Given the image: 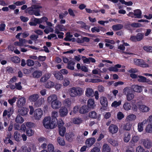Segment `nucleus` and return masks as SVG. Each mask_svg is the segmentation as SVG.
I'll return each instance as SVG.
<instances>
[{"mask_svg":"<svg viewBox=\"0 0 152 152\" xmlns=\"http://www.w3.org/2000/svg\"><path fill=\"white\" fill-rule=\"evenodd\" d=\"M76 97L80 96L83 94L84 90L83 89L78 87H75Z\"/></svg>","mask_w":152,"mask_h":152,"instance_id":"nucleus-23","label":"nucleus"},{"mask_svg":"<svg viewBox=\"0 0 152 152\" xmlns=\"http://www.w3.org/2000/svg\"><path fill=\"white\" fill-rule=\"evenodd\" d=\"M134 61L135 65L142 67H146L148 66V65L145 64L142 59L135 58L134 59Z\"/></svg>","mask_w":152,"mask_h":152,"instance_id":"nucleus-8","label":"nucleus"},{"mask_svg":"<svg viewBox=\"0 0 152 152\" xmlns=\"http://www.w3.org/2000/svg\"><path fill=\"white\" fill-rule=\"evenodd\" d=\"M75 135L73 133H68L66 134L65 137L67 140L71 142L74 138Z\"/></svg>","mask_w":152,"mask_h":152,"instance_id":"nucleus-25","label":"nucleus"},{"mask_svg":"<svg viewBox=\"0 0 152 152\" xmlns=\"http://www.w3.org/2000/svg\"><path fill=\"white\" fill-rule=\"evenodd\" d=\"M53 75L58 80H62L63 78V76L61 73L58 72L56 71L53 73Z\"/></svg>","mask_w":152,"mask_h":152,"instance_id":"nucleus-32","label":"nucleus"},{"mask_svg":"<svg viewBox=\"0 0 152 152\" xmlns=\"http://www.w3.org/2000/svg\"><path fill=\"white\" fill-rule=\"evenodd\" d=\"M123 107L125 110L128 111L131 109L132 107L130 103L126 102L123 104Z\"/></svg>","mask_w":152,"mask_h":152,"instance_id":"nucleus-30","label":"nucleus"},{"mask_svg":"<svg viewBox=\"0 0 152 152\" xmlns=\"http://www.w3.org/2000/svg\"><path fill=\"white\" fill-rule=\"evenodd\" d=\"M32 75L34 77L38 78L42 76V72L40 71H36L33 73Z\"/></svg>","mask_w":152,"mask_h":152,"instance_id":"nucleus-44","label":"nucleus"},{"mask_svg":"<svg viewBox=\"0 0 152 152\" xmlns=\"http://www.w3.org/2000/svg\"><path fill=\"white\" fill-rule=\"evenodd\" d=\"M47 101L51 107L53 109H58L61 106V102L58 99L56 95L53 94L49 96L47 99Z\"/></svg>","mask_w":152,"mask_h":152,"instance_id":"nucleus-1","label":"nucleus"},{"mask_svg":"<svg viewBox=\"0 0 152 152\" xmlns=\"http://www.w3.org/2000/svg\"><path fill=\"white\" fill-rule=\"evenodd\" d=\"M26 64L28 66H33L34 64V61L31 59H28L26 61Z\"/></svg>","mask_w":152,"mask_h":152,"instance_id":"nucleus-61","label":"nucleus"},{"mask_svg":"<svg viewBox=\"0 0 152 152\" xmlns=\"http://www.w3.org/2000/svg\"><path fill=\"white\" fill-rule=\"evenodd\" d=\"M26 133L28 136H31L34 134V131L31 129H29L26 130Z\"/></svg>","mask_w":152,"mask_h":152,"instance_id":"nucleus-54","label":"nucleus"},{"mask_svg":"<svg viewBox=\"0 0 152 152\" xmlns=\"http://www.w3.org/2000/svg\"><path fill=\"white\" fill-rule=\"evenodd\" d=\"M35 10L36 9L34 5H32L31 7H29L26 9V12L28 13L30 15H33Z\"/></svg>","mask_w":152,"mask_h":152,"instance_id":"nucleus-34","label":"nucleus"},{"mask_svg":"<svg viewBox=\"0 0 152 152\" xmlns=\"http://www.w3.org/2000/svg\"><path fill=\"white\" fill-rule=\"evenodd\" d=\"M136 119V116L133 114H130L127 115L126 118V120L130 123L134 121Z\"/></svg>","mask_w":152,"mask_h":152,"instance_id":"nucleus-22","label":"nucleus"},{"mask_svg":"<svg viewBox=\"0 0 152 152\" xmlns=\"http://www.w3.org/2000/svg\"><path fill=\"white\" fill-rule=\"evenodd\" d=\"M42 123L44 127L47 129H53L56 127L57 125L56 121H53L51 119L50 116L45 117L42 121Z\"/></svg>","mask_w":152,"mask_h":152,"instance_id":"nucleus-2","label":"nucleus"},{"mask_svg":"<svg viewBox=\"0 0 152 152\" xmlns=\"http://www.w3.org/2000/svg\"><path fill=\"white\" fill-rule=\"evenodd\" d=\"M87 106L88 108L93 109L96 106L94 100L93 99H90L87 101Z\"/></svg>","mask_w":152,"mask_h":152,"instance_id":"nucleus-21","label":"nucleus"},{"mask_svg":"<svg viewBox=\"0 0 152 152\" xmlns=\"http://www.w3.org/2000/svg\"><path fill=\"white\" fill-rule=\"evenodd\" d=\"M141 142L144 147L146 149H150L152 147V142L149 138L142 139Z\"/></svg>","mask_w":152,"mask_h":152,"instance_id":"nucleus-5","label":"nucleus"},{"mask_svg":"<svg viewBox=\"0 0 152 152\" xmlns=\"http://www.w3.org/2000/svg\"><path fill=\"white\" fill-rule=\"evenodd\" d=\"M39 95L37 94H34L31 95L28 98V100L30 102H35L39 98Z\"/></svg>","mask_w":152,"mask_h":152,"instance_id":"nucleus-17","label":"nucleus"},{"mask_svg":"<svg viewBox=\"0 0 152 152\" xmlns=\"http://www.w3.org/2000/svg\"><path fill=\"white\" fill-rule=\"evenodd\" d=\"M89 116L90 117L93 118H96L97 117L96 113L94 111H92L89 113Z\"/></svg>","mask_w":152,"mask_h":152,"instance_id":"nucleus-53","label":"nucleus"},{"mask_svg":"<svg viewBox=\"0 0 152 152\" xmlns=\"http://www.w3.org/2000/svg\"><path fill=\"white\" fill-rule=\"evenodd\" d=\"M45 102L44 99L41 97L38 100L34 102V105L36 107H40Z\"/></svg>","mask_w":152,"mask_h":152,"instance_id":"nucleus-24","label":"nucleus"},{"mask_svg":"<svg viewBox=\"0 0 152 152\" xmlns=\"http://www.w3.org/2000/svg\"><path fill=\"white\" fill-rule=\"evenodd\" d=\"M15 122L17 123L21 124L24 121V119L20 115H18L15 119Z\"/></svg>","mask_w":152,"mask_h":152,"instance_id":"nucleus-37","label":"nucleus"},{"mask_svg":"<svg viewBox=\"0 0 152 152\" xmlns=\"http://www.w3.org/2000/svg\"><path fill=\"white\" fill-rule=\"evenodd\" d=\"M96 142V139L94 137H91L87 139L85 142L86 145L88 148L91 147Z\"/></svg>","mask_w":152,"mask_h":152,"instance_id":"nucleus-12","label":"nucleus"},{"mask_svg":"<svg viewBox=\"0 0 152 152\" xmlns=\"http://www.w3.org/2000/svg\"><path fill=\"white\" fill-rule=\"evenodd\" d=\"M21 147L24 152H30L31 151L30 147L26 145L23 146Z\"/></svg>","mask_w":152,"mask_h":152,"instance_id":"nucleus-55","label":"nucleus"},{"mask_svg":"<svg viewBox=\"0 0 152 152\" xmlns=\"http://www.w3.org/2000/svg\"><path fill=\"white\" fill-rule=\"evenodd\" d=\"M130 76L133 79L137 78V81L140 82L146 83L147 80L145 77L141 75H138L135 74L131 73Z\"/></svg>","mask_w":152,"mask_h":152,"instance_id":"nucleus-6","label":"nucleus"},{"mask_svg":"<svg viewBox=\"0 0 152 152\" xmlns=\"http://www.w3.org/2000/svg\"><path fill=\"white\" fill-rule=\"evenodd\" d=\"M12 137V134L11 133H9L7 135V136L4 139V142L6 144H9L10 145H13L14 144L13 142L10 139Z\"/></svg>","mask_w":152,"mask_h":152,"instance_id":"nucleus-14","label":"nucleus"},{"mask_svg":"<svg viewBox=\"0 0 152 152\" xmlns=\"http://www.w3.org/2000/svg\"><path fill=\"white\" fill-rule=\"evenodd\" d=\"M56 142L57 145L61 146H64L65 145V142L64 139L60 137H57L56 140Z\"/></svg>","mask_w":152,"mask_h":152,"instance_id":"nucleus-20","label":"nucleus"},{"mask_svg":"<svg viewBox=\"0 0 152 152\" xmlns=\"http://www.w3.org/2000/svg\"><path fill=\"white\" fill-rule=\"evenodd\" d=\"M102 152H111V148L107 144L105 143L103 145Z\"/></svg>","mask_w":152,"mask_h":152,"instance_id":"nucleus-35","label":"nucleus"},{"mask_svg":"<svg viewBox=\"0 0 152 152\" xmlns=\"http://www.w3.org/2000/svg\"><path fill=\"white\" fill-rule=\"evenodd\" d=\"M70 83L69 79L68 78L66 77L64 79L62 84L64 86L66 87L69 85Z\"/></svg>","mask_w":152,"mask_h":152,"instance_id":"nucleus-51","label":"nucleus"},{"mask_svg":"<svg viewBox=\"0 0 152 152\" xmlns=\"http://www.w3.org/2000/svg\"><path fill=\"white\" fill-rule=\"evenodd\" d=\"M72 122L73 124H79L82 123L83 120L81 118H75L72 119Z\"/></svg>","mask_w":152,"mask_h":152,"instance_id":"nucleus-31","label":"nucleus"},{"mask_svg":"<svg viewBox=\"0 0 152 152\" xmlns=\"http://www.w3.org/2000/svg\"><path fill=\"white\" fill-rule=\"evenodd\" d=\"M135 18H141V11L139 9L134 10V11Z\"/></svg>","mask_w":152,"mask_h":152,"instance_id":"nucleus-33","label":"nucleus"},{"mask_svg":"<svg viewBox=\"0 0 152 152\" xmlns=\"http://www.w3.org/2000/svg\"><path fill=\"white\" fill-rule=\"evenodd\" d=\"M42 115L43 111L40 108H38L34 111V117L35 120H39L42 118Z\"/></svg>","mask_w":152,"mask_h":152,"instance_id":"nucleus-7","label":"nucleus"},{"mask_svg":"<svg viewBox=\"0 0 152 152\" xmlns=\"http://www.w3.org/2000/svg\"><path fill=\"white\" fill-rule=\"evenodd\" d=\"M131 126L132 125L130 123L128 122L124 125L123 128L124 130H129L131 129Z\"/></svg>","mask_w":152,"mask_h":152,"instance_id":"nucleus-52","label":"nucleus"},{"mask_svg":"<svg viewBox=\"0 0 152 152\" xmlns=\"http://www.w3.org/2000/svg\"><path fill=\"white\" fill-rule=\"evenodd\" d=\"M27 40L25 39H19V41H16L14 42V44L15 46H19L20 47L22 46L25 47V46H27L26 44Z\"/></svg>","mask_w":152,"mask_h":152,"instance_id":"nucleus-9","label":"nucleus"},{"mask_svg":"<svg viewBox=\"0 0 152 152\" xmlns=\"http://www.w3.org/2000/svg\"><path fill=\"white\" fill-rule=\"evenodd\" d=\"M73 37V35L70 34L69 33H67L66 34V37L64 39L66 41H70L71 40V38Z\"/></svg>","mask_w":152,"mask_h":152,"instance_id":"nucleus-59","label":"nucleus"},{"mask_svg":"<svg viewBox=\"0 0 152 152\" xmlns=\"http://www.w3.org/2000/svg\"><path fill=\"white\" fill-rule=\"evenodd\" d=\"M79 107L77 105L75 106L73 108L72 111H71L70 113V115L74 116V114L77 113L78 112Z\"/></svg>","mask_w":152,"mask_h":152,"instance_id":"nucleus-46","label":"nucleus"},{"mask_svg":"<svg viewBox=\"0 0 152 152\" xmlns=\"http://www.w3.org/2000/svg\"><path fill=\"white\" fill-rule=\"evenodd\" d=\"M12 61L15 63H18L20 61V59L17 56H14L12 58Z\"/></svg>","mask_w":152,"mask_h":152,"instance_id":"nucleus-64","label":"nucleus"},{"mask_svg":"<svg viewBox=\"0 0 152 152\" xmlns=\"http://www.w3.org/2000/svg\"><path fill=\"white\" fill-rule=\"evenodd\" d=\"M66 30L64 26L62 25H58L55 26V33L56 34L60 33V31H64Z\"/></svg>","mask_w":152,"mask_h":152,"instance_id":"nucleus-16","label":"nucleus"},{"mask_svg":"<svg viewBox=\"0 0 152 152\" xmlns=\"http://www.w3.org/2000/svg\"><path fill=\"white\" fill-rule=\"evenodd\" d=\"M58 113L56 111H53L52 113L51 114V117L52 118V120L53 121H55L56 120V123L57 124V120L56 118L58 116Z\"/></svg>","mask_w":152,"mask_h":152,"instance_id":"nucleus-41","label":"nucleus"},{"mask_svg":"<svg viewBox=\"0 0 152 152\" xmlns=\"http://www.w3.org/2000/svg\"><path fill=\"white\" fill-rule=\"evenodd\" d=\"M117 117L118 120H121L124 117V115L122 112H119L117 113Z\"/></svg>","mask_w":152,"mask_h":152,"instance_id":"nucleus-62","label":"nucleus"},{"mask_svg":"<svg viewBox=\"0 0 152 152\" xmlns=\"http://www.w3.org/2000/svg\"><path fill=\"white\" fill-rule=\"evenodd\" d=\"M139 109L140 111L143 112H146L149 110V108L143 104H139Z\"/></svg>","mask_w":152,"mask_h":152,"instance_id":"nucleus-29","label":"nucleus"},{"mask_svg":"<svg viewBox=\"0 0 152 152\" xmlns=\"http://www.w3.org/2000/svg\"><path fill=\"white\" fill-rule=\"evenodd\" d=\"M145 149L141 146H139L136 148V152H144Z\"/></svg>","mask_w":152,"mask_h":152,"instance_id":"nucleus-63","label":"nucleus"},{"mask_svg":"<svg viewBox=\"0 0 152 152\" xmlns=\"http://www.w3.org/2000/svg\"><path fill=\"white\" fill-rule=\"evenodd\" d=\"M88 111V108L86 105L82 106L79 110V113L82 114L87 113Z\"/></svg>","mask_w":152,"mask_h":152,"instance_id":"nucleus-27","label":"nucleus"},{"mask_svg":"<svg viewBox=\"0 0 152 152\" xmlns=\"http://www.w3.org/2000/svg\"><path fill=\"white\" fill-rule=\"evenodd\" d=\"M108 142L113 146H117L118 145V143L117 141L112 138L108 140Z\"/></svg>","mask_w":152,"mask_h":152,"instance_id":"nucleus-40","label":"nucleus"},{"mask_svg":"<svg viewBox=\"0 0 152 152\" xmlns=\"http://www.w3.org/2000/svg\"><path fill=\"white\" fill-rule=\"evenodd\" d=\"M108 129L110 132L112 134H114L118 132V128L117 125L112 124L109 126Z\"/></svg>","mask_w":152,"mask_h":152,"instance_id":"nucleus-11","label":"nucleus"},{"mask_svg":"<svg viewBox=\"0 0 152 152\" xmlns=\"http://www.w3.org/2000/svg\"><path fill=\"white\" fill-rule=\"evenodd\" d=\"M136 36L137 39V41H139L143 39L144 34L142 33H138Z\"/></svg>","mask_w":152,"mask_h":152,"instance_id":"nucleus-56","label":"nucleus"},{"mask_svg":"<svg viewBox=\"0 0 152 152\" xmlns=\"http://www.w3.org/2000/svg\"><path fill=\"white\" fill-rule=\"evenodd\" d=\"M94 91L93 89L90 88H87L85 91V95L88 97H91L93 96Z\"/></svg>","mask_w":152,"mask_h":152,"instance_id":"nucleus-15","label":"nucleus"},{"mask_svg":"<svg viewBox=\"0 0 152 152\" xmlns=\"http://www.w3.org/2000/svg\"><path fill=\"white\" fill-rule=\"evenodd\" d=\"M143 49L147 52L152 53V47L145 46L143 47Z\"/></svg>","mask_w":152,"mask_h":152,"instance_id":"nucleus-60","label":"nucleus"},{"mask_svg":"<svg viewBox=\"0 0 152 152\" xmlns=\"http://www.w3.org/2000/svg\"><path fill=\"white\" fill-rule=\"evenodd\" d=\"M131 135L129 133H125L124 136V140L126 142H128L130 139Z\"/></svg>","mask_w":152,"mask_h":152,"instance_id":"nucleus-38","label":"nucleus"},{"mask_svg":"<svg viewBox=\"0 0 152 152\" xmlns=\"http://www.w3.org/2000/svg\"><path fill=\"white\" fill-rule=\"evenodd\" d=\"M123 93L126 96V100L130 101L134 98V95L130 88L126 87L124 88Z\"/></svg>","mask_w":152,"mask_h":152,"instance_id":"nucleus-3","label":"nucleus"},{"mask_svg":"<svg viewBox=\"0 0 152 152\" xmlns=\"http://www.w3.org/2000/svg\"><path fill=\"white\" fill-rule=\"evenodd\" d=\"M63 104L64 106V107L67 108H70L72 104V102L69 98H67L64 100Z\"/></svg>","mask_w":152,"mask_h":152,"instance_id":"nucleus-28","label":"nucleus"},{"mask_svg":"<svg viewBox=\"0 0 152 152\" xmlns=\"http://www.w3.org/2000/svg\"><path fill=\"white\" fill-rule=\"evenodd\" d=\"M17 99V97L14 96L12 98L9 99L8 100V102L10 105H12L13 104L16 102Z\"/></svg>","mask_w":152,"mask_h":152,"instance_id":"nucleus-57","label":"nucleus"},{"mask_svg":"<svg viewBox=\"0 0 152 152\" xmlns=\"http://www.w3.org/2000/svg\"><path fill=\"white\" fill-rule=\"evenodd\" d=\"M58 124L59 134L61 136L64 137L66 132V128L65 127L63 126L64 122L62 120H61L59 121Z\"/></svg>","mask_w":152,"mask_h":152,"instance_id":"nucleus-4","label":"nucleus"},{"mask_svg":"<svg viewBox=\"0 0 152 152\" xmlns=\"http://www.w3.org/2000/svg\"><path fill=\"white\" fill-rule=\"evenodd\" d=\"M19 108L18 110V111L20 114L23 116L26 115L28 111V109L25 107H19Z\"/></svg>","mask_w":152,"mask_h":152,"instance_id":"nucleus-19","label":"nucleus"},{"mask_svg":"<svg viewBox=\"0 0 152 152\" xmlns=\"http://www.w3.org/2000/svg\"><path fill=\"white\" fill-rule=\"evenodd\" d=\"M59 113L61 116L64 117L66 116L68 113V110L65 107L63 106L59 109Z\"/></svg>","mask_w":152,"mask_h":152,"instance_id":"nucleus-13","label":"nucleus"},{"mask_svg":"<svg viewBox=\"0 0 152 152\" xmlns=\"http://www.w3.org/2000/svg\"><path fill=\"white\" fill-rule=\"evenodd\" d=\"M14 138L16 141H18L20 138L21 135L18 132L16 131L14 134Z\"/></svg>","mask_w":152,"mask_h":152,"instance_id":"nucleus-47","label":"nucleus"},{"mask_svg":"<svg viewBox=\"0 0 152 152\" xmlns=\"http://www.w3.org/2000/svg\"><path fill=\"white\" fill-rule=\"evenodd\" d=\"M54 85V84L53 83L50 81H49L45 84V87L48 88H50L53 87Z\"/></svg>","mask_w":152,"mask_h":152,"instance_id":"nucleus-58","label":"nucleus"},{"mask_svg":"<svg viewBox=\"0 0 152 152\" xmlns=\"http://www.w3.org/2000/svg\"><path fill=\"white\" fill-rule=\"evenodd\" d=\"M147 123V121L145 120L142 122L138 123L137 125V129L140 132H142L143 130L144 125Z\"/></svg>","mask_w":152,"mask_h":152,"instance_id":"nucleus-18","label":"nucleus"},{"mask_svg":"<svg viewBox=\"0 0 152 152\" xmlns=\"http://www.w3.org/2000/svg\"><path fill=\"white\" fill-rule=\"evenodd\" d=\"M100 102L103 106H106L107 105V98L103 96L101 97L100 98Z\"/></svg>","mask_w":152,"mask_h":152,"instance_id":"nucleus-39","label":"nucleus"},{"mask_svg":"<svg viewBox=\"0 0 152 152\" xmlns=\"http://www.w3.org/2000/svg\"><path fill=\"white\" fill-rule=\"evenodd\" d=\"M68 93L70 96L72 97H76L75 87H72L69 89Z\"/></svg>","mask_w":152,"mask_h":152,"instance_id":"nucleus-26","label":"nucleus"},{"mask_svg":"<svg viewBox=\"0 0 152 152\" xmlns=\"http://www.w3.org/2000/svg\"><path fill=\"white\" fill-rule=\"evenodd\" d=\"M50 77V75L48 73L44 75L41 79L40 81L42 82H45L47 81Z\"/></svg>","mask_w":152,"mask_h":152,"instance_id":"nucleus-43","label":"nucleus"},{"mask_svg":"<svg viewBox=\"0 0 152 152\" xmlns=\"http://www.w3.org/2000/svg\"><path fill=\"white\" fill-rule=\"evenodd\" d=\"M123 27V26L121 24L114 25L112 26V29L114 31L120 30Z\"/></svg>","mask_w":152,"mask_h":152,"instance_id":"nucleus-48","label":"nucleus"},{"mask_svg":"<svg viewBox=\"0 0 152 152\" xmlns=\"http://www.w3.org/2000/svg\"><path fill=\"white\" fill-rule=\"evenodd\" d=\"M145 132L148 133H152V124H148L146 126L145 128Z\"/></svg>","mask_w":152,"mask_h":152,"instance_id":"nucleus-36","label":"nucleus"},{"mask_svg":"<svg viewBox=\"0 0 152 152\" xmlns=\"http://www.w3.org/2000/svg\"><path fill=\"white\" fill-rule=\"evenodd\" d=\"M121 103V100H119L118 102L116 101H115L112 103L111 106L113 107L116 108L120 105Z\"/></svg>","mask_w":152,"mask_h":152,"instance_id":"nucleus-49","label":"nucleus"},{"mask_svg":"<svg viewBox=\"0 0 152 152\" xmlns=\"http://www.w3.org/2000/svg\"><path fill=\"white\" fill-rule=\"evenodd\" d=\"M75 64V62L72 61H70L68 64L67 68L68 69L73 70L74 69L73 65Z\"/></svg>","mask_w":152,"mask_h":152,"instance_id":"nucleus-50","label":"nucleus"},{"mask_svg":"<svg viewBox=\"0 0 152 152\" xmlns=\"http://www.w3.org/2000/svg\"><path fill=\"white\" fill-rule=\"evenodd\" d=\"M132 88L134 92H140L142 91L141 87L137 85L132 86Z\"/></svg>","mask_w":152,"mask_h":152,"instance_id":"nucleus-45","label":"nucleus"},{"mask_svg":"<svg viewBox=\"0 0 152 152\" xmlns=\"http://www.w3.org/2000/svg\"><path fill=\"white\" fill-rule=\"evenodd\" d=\"M55 151L53 145L52 144H49L47 145V151L48 152H54Z\"/></svg>","mask_w":152,"mask_h":152,"instance_id":"nucleus-42","label":"nucleus"},{"mask_svg":"<svg viewBox=\"0 0 152 152\" xmlns=\"http://www.w3.org/2000/svg\"><path fill=\"white\" fill-rule=\"evenodd\" d=\"M26 103V99L24 97L19 98L16 102V105L18 107H20L24 105Z\"/></svg>","mask_w":152,"mask_h":152,"instance_id":"nucleus-10","label":"nucleus"}]
</instances>
